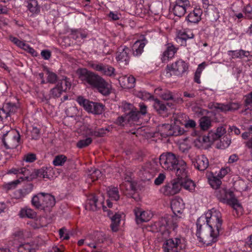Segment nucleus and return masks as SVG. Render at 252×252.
<instances>
[{"instance_id": "nucleus-1", "label": "nucleus", "mask_w": 252, "mask_h": 252, "mask_svg": "<svg viewBox=\"0 0 252 252\" xmlns=\"http://www.w3.org/2000/svg\"><path fill=\"white\" fill-rule=\"evenodd\" d=\"M159 163L162 167L175 173L177 177L185 178L187 176V165L183 159H179L173 153L162 154L159 157Z\"/></svg>"}, {"instance_id": "nucleus-2", "label": "nucleus", "mask_w": 252, "mask_h": 252, "mask_svg": "<svg viewBox=\"0 0 252 252\" xmlns=\"http://www.w3.org/2000/svg\"><path fill=\"white\" fill-rule=\"evenodd\" d=\"M77 73L81 81L96 89L103 95H108L110 94V85L101 76L85 68L79 69Z\"/></svg>"}, {"instance_id": "nucleus-3", "label": "nucleus", "mask_w": 252, "mask_h": 252, "mask_svg": "<svg viewBox=\"0 0 252 252\" xmlns=\"http://www.w3.org/2000/svg\"><path fill=\"white\" fill-rule=\"evenodd\" d=\"M210 221H206L203 224H200L197 221L196 223L197 231L196 236L199 242L204 244L209 245L216 241V238L219 234L222 221H216V230L213 228V224H210Z\"/></svg>"}, {"instance_id": "nucleus-4", "label": "nucleus", "mask_w": 252, "mask_h": 252, "mask_svg": "<svg viewBox=\"0 0 252 252\" xmlns=\"http://www.w3.org/2000/svg\"><path fill=\"white\" fill-rule=\"evenodd\" d=\"M215 194L220 201L231 205L233 209L234 216L239 217L241 214L242 207L238 200L234 197L232 192H227L224 189L216 190Z\"/></svg>"}, {"instance_id": "nucleus-5", "label": "nucleus", "mask_w": 252, "mask_h": 252, "mask_svg": "<svg viewBox=\"0 0 252 252\" xmlns=\"http://www.w3.org/2000/svg\"><path fill=\"white\" fill-rule=\"evenodd\" d=\"M166 68L169 71H172L174 75L182 77L187 74L189 64L183 60H179L171 65H168Z\"/></svg>"}, {"instance_id": "nucleus-6", "label": "nucleus", "mask_w": 252, "mask_h": 252, "mask_svg": "<svg viewBox=\"0 0 252 252\" xmlns=\"http://www.w3.org/2000/svg\"><path fill=\"white\" fill-rule=\"evenodd\" d=\"M181 189L180 180L177 177L167 183L160 189L161 192L166 196L173 195L178 193Z\"/></svg>"}, {"instance_id": "nucleus-7", "label": "nucleus", "mask_w": 252, "mask_h": 252, "mask_svg": "<svg viewBox=\"0 0 252 252\" xmlns=\"http://www.w3.org/2000/svg\"><path fill=\"white\" fill-rule=\"evenodd\" d=\"M20 136L19 133L18 136L14 135L11 132L7 131L4 133L2 138V142L6 149H13L19 145Z\"/></svg>"}, {"instance_id": "nucleus-8", "label": "nucleus", "mask_w": 252, "mask_h": 252, "mask_svg": "<svg viewBox=\"0 0 252 252\" xmlns=\"http://www.w3.org/2000/svg\"><path fill=\"white\" fill-rule=\"evenodd\" d=\"M44 218L46 220L53 219V215L51 214L52 208L55 205L56 200L54 196L49 193H44Z\"/></svg>"}, {"instance_id": "nucleus-9", "label": "nucleus", "mask_w": 252, "mask_h": 252, "mask_svg": "<svg viewBox=\"0 0 252 252\" xmlns=\"http://www.w3.org/2000/svg\"><path fill=\"white\" fill-rule=\"evenodd\" d=\"M241 105L238 102H229L227 103H215L212 104L211 108H214L219 112L226 113L228 111H234L239 109Z\"/></svg>"}, {"instance_id": "nucleus-10", "label": "nucleus", "mask_w": 252, "mask_h": 252, "mask_svg": "<svg viewBox=\"0 0 252 252\" xmlns=\"http://www.w3.org/2000/svg\"><path fill=\"white\" fill-rule=\"evenodd\" d=\"M171 208L175 216H172L173 219H181L182 216H178V214L181 215L185 208L184 203L182 198L176 197L172 199L171 202Z\"/></svg>"}, {"instance_id": "nucleus-11", "label": "nucleus", "mask_w": 252, "mask_h": 252, "mask_svg": "<svg viewBox=\"0 0 252 252\" xmlns=\"http://www.w3.org/2000/svg\"><path fill=\"white\" fill-rule=\"evenodd\" d=\"M102 202H98L97 197L93 194L88 197L85 207L87 210L96 211L102 206L103 210L105 211L106 207L102 205Z\"/></svg>"}, {"instance_id": "nucleus-12", "label": "nucleus", "mask_w": 252, "mask_h": 252, "mask_svg": "<svg viewBox=\"0 0 252 252\" xmlns=\"http://www.w3.org/2000/svg\"><path fill=\"white\" fill-rule=\"evenodd\" d=\"M191 160L194 167L200 171H205L209 166V160L203 155L198 156Z\"/></svg>"}, {"instance_id": "nucleus-13", "label": "nucleus", "mask_w": 252, "mask_h": 252, "mask_svg": "<svg viewBox=\"0 0 252 252\" xmlns=\"http://www.w3.org/2000/svg\"><path fill=\"white\" fill-rule=\"evenodd\" d=\"M194 37V34L191 31L180 30L177 32L176 40L181 46H187V40L193 39Z\"/></svg>"}, {"instance_id": "nucleus-14", "label": "nucleus", "mask_w": 252, "mask_h": 252, "mask_svg": "<svg viewBox=\"0 0 252 252\" xmlns=\"http://www.w3.org/2000/svg\"><path fill=\"white\" fill-rule=\"evenodd\" d=\"M47 167H42L39 169H29V175L28 176V181H31L36 178H48Z\"/></svg>"}, {"instance_id": "nucleus-15", "label": "nucleus", "mask_w": 252, "mask_h": 252, "mask_svg": "<svg viewBox=\"0 0 252 252\" xmlns=\"http://www.w3.org/2000/svg\"><path fill=\"white\" fill-rule=\"evenodd\" d=\"M118 50L116 54L117 61L127 64L129 60L130 49L126 46H121Z\"/></svg>"}, {"instance_id": "nucleus-16", "label": "nucleus", "mask_w": 252, "mask_h": 252, "mask_svg": "<svg viewBox=\"0 0 252 252\" xmlns=\"http://www.w3.org/2000/svg\"><path fill=\"white\" fill-rule=\"evenodd\" d=\"M136 220H150L154 216L153 213L149 210L142 211V209L136 208L134 210Z\"/></svg>"}, {"instance_id": "nucleus-17", "label": "nucleus", "mask_w": 252, "mask_h": 252, "mask_svg": "<svg viewBox=\"0 0 252 252\" xmlns=\"http://www.w3.org/2000/svg\"><path fill=\"white\" fill-rule=\"evenodd\" d=\"M221 216L220 212L214 209H212L203 215L197 220H199L200 219H206V220H221Z\"/></svg>"}, {"instance_id": "nucleus-18", "label": "nucleus", "mask_w": 252, "mask_h": 252, "mask_svg": "<svg viewBox=\"0 0 252 252\" xmlns=\"http://www.w3.org/2000/svg\"><path fill=\"white\" fill-rule=\"evenodd\" d=\"M119 83L124 89H131L135 86V79L132 76H125L120 78Z\"/></svg>"}, {"instance_id": "nucleus-19", "label": "nucleus", "mask_w": 252, "mask_h": 252, "mask_svg": "<svg viewBox=\"0 0 252 252\" xmlns=\"http://www.w3.org/2000/svg\"><path fill=\"white\" fill-rule=\"evenodd\" d=\"M202 11L200 8L194 9L186 18V20L191 23H198L201 20Z\"/></svg>"}, {"instance_id": "nucleus-20", "label": "nucleus", "mask_w": 252, "mask_h": 252, "mask_svg": "<svg viewBox=\"0 0 252 252\" xmlns=\"http://www.w3.org/2000/svg\"><path fill=\"white\" fill-rule=\"evenodd\" d=\"M180 242L181 240L178 238H175L174 240L173 239L167 240L163 246L164 252H174V250H177V247Z\"/></svg>"}, {"instance_id": "nucleus-21", "label": "nucleus", "mask_w": 252, "mask_h": 252, "mask_svg": "<svg viewBox=\"0 0 252 252\" xmlns=\"http://www.w3.org/2000/svg\"><path fill=\"white\" fill-rule=\"evenodd\" d=\"M31 202L32 205L36 209L43 211L44 193L40 192L34 195Z\"/></svg>"}, {"instance_id": "nucleus-22", "label": "nucleus", "mask_w": 252, "mask_h": 252, "mask_svg": "<svg viewBox=\"0 0 252 252\" xmlns=\"http://www.w3.org/2000/svg\"><path fill=\"white\" fill-rule=\"evenodd\" d=\"M165 126V128L169 129V131L167 133H162L161 135L164 136H168L170 135L178 136L182 135L184 133L183 128L180 127L178 126H174L172 127L171 129V126L167 124L163 125L162 127Z\"/></svg>"}, {"instance_id": "nucleus-23", "label": "nucleus", "mask_w": 252, "mask_h": 252, "mask_svg": "<svg viewBox=\"0 0 252 252\" xmlns=\"http://www.w3.org/2000/svg\"><path fill=\"white\" fill-rule=\"evenodd\" d=\"M188 171H187V176L185 178H179L177 177L180 180V184L181 185V188L183 187L186 190H188L189 191H193L195 189V184L194 182L188 178Z\"/></svg>"}, {"instance_id": "nucleus-24", "label": "nucleus", "mask_w": 252, "mask_h": 252, "mask_svg": "<svg viewBox=\"0 0 252 252\" xmlns=\"http://www.w3.org/2000/svg\"><path fill=\"white\" fill-rule=\"evenodd\" d=\"M108 131L107 128H100L94 129L88 128L86 130V134L89 136L99 137L104 136Z\"/></svg>"}, {"instance_id": "nucleus-25", "label": "nucleus", "mask_w": 252, "mask_h": 252, "mask_svg": "<svg viewBox=\"0 0 252 252\" xmlns=\"http://www.w3.org/2000/svg\"><path fill=\"white\" fill-rule=\"evenodd\" d=\"M76 100L79 105L84 107L85 110L89 113H91L94 102L91 101L82 96H78Z\"/></svg>"}, {"instance_id": "nucleus-26", "label": "nucleus", "mask_w": 252, "mask_h": 252, "mask_svg": "<svg viewBox=\"0 0 252 252\" xmlns=\"http://www.w3.org/2000/svg\"><path fill=\"white\" fill-rule=\"evenodd\" d=\"M154 100L153 107L158 114L162 115L167 112L168 108L164 103L158 98L154 99Z\"/></svg>"}, {"instance_id": "nucleus-27", "label": "nucleus", "mask_w": 252, "mask_h": 252, "mask_svg": "<svg viewBox=\"0 0 252 252\" xmlns=\"http://www.w3.org/2000/svg\"><path fill=\"white\" fill-rule=\"evenodd\" d=\"M177 52L176 49L173 45L168 44L166 50L163 53L161 60L163 62L168 61L174 57L175 53Z\"/></svg>"}, {"instance_id": "nucleus-28", "label": "nucleus", "mask_w": 252, "mask_h": 252, "mask_svg": "<svg viewBox=\"0 0 252 252\" xmlns=\"http://www.w3.org/2000/svg\"><path fill=\"white\" fill-rule=\"evenodd\" d=\"M8 173H13L14 174H21L23 175V177L20 178L22 180L28 181V176L29 175V169L26 167L20 168H12L8 171Z\"/></svg>"}, {"instance_id": "nucleus-29", "label": "nucleus", "mask_w": 252, "mask_h": 252, "mask_svg": "<svg viewBox=\"0 0 252 252\" xmlns=\"http://www.w3.org/2000/svg\"><path fill=\"white\" fill-rule=\"evenodd\" d=\"M102 176L101 171L97 169H92L89 171L88 175L87 181L88 183H91L95 180H98Z\"/></svg>"}, {"instance_id": "nucleus-30", "label": "nucleus", "mask_w": 252, "mask_h": 252, "mask_svg": "<svg viewBox=\"0 0 252 252\" xmlns=\"http://www.w3.org/2000/svg\"><path fill=\"white\" fill-rule=\"evenodd\" d=\"M28 9L33 14H37L40 12V6L37 0H27Z\"/></svg>"}, {"instance_id": "nucleus-31", "label": "nucleus", "mask_w": 252, "mask_h": 252, "mask_svg": "<svg viewBox=\"0 0 252 252\" xmlns=\"http://www.w3.org/2000/svg\"><path fill=\"white\" fill-rule=\"evenodd\" d=\"M145 46L144 41H137L133 45V54L135 56L141 55L143 52V49Z\"/></svg>"}, {"instance_id": "nucleus-32", "label": "nucleus", "mask_w": 252, "mask_h": 252, "mask_svg": "<svg viewBox=\"0 0 252 252\" xmlns=\"http://www.w3.org/2000/svg\"><path fill=\"white\" fill-rule=\"evenodd\" d=\"M107 192L111 200L118 201L119 199V192L117 187H109L107 188Z\"/></svg>"}, {"instance_id": "nucleus-33", "label": "nucleus", "mask_w": 252, "mask_h": 252, "mask_svg": "<svg viewBox=\"0 0 252 252\" xmlns=\"http://www.w3.org/2000/svg\"><path fill=\"white\" fill-rule=\"evenodd\" d=\"M19 216L21 218L27 217L29 219H33L35 218L36 213L31 209L25 208L21 210L19 213Z\"/></svg>"}, {"instance_id": "nucleus-34", "label": "nucleus", "mask_w": 252, "mask_h": 252, "mask_svg": "<svg viewBox=\"0 0 252 252\" xmlns=\"http://www.w3.org/2000/svg\"><path fill=\"white\" fill-rule=\"evenodd\" d=\"M199 126L203 130H208L211 126L210 119L207 116H204L199 120Z\"/></svg>"}, {"instance_id": "nucleus-35", "label": "nucleus", "mask_w": 252, "mask_h": 252, "mask_svg": "<svg viewBox=\"0 0 252 252\" xmlns=\"http://www.w3.org/2000/svg\"><path fill=\"white\" fill-rule=\"evenodd\" d=\"M229 53H231V56L233 59L240 58L242 59L244 57H247L250 55L249 51H246L243 50H236V51H229Z\"/></svg>"}, {"instance_id": "nucleus-36", "label": "nucleus", "mask_w": 252, "mask_h": 252, "mask_svg": "<svg viewBox=\"0 0 252 252\" xmlns=\"http://www.w3.org/2000/svg\"><path fill=\"white\" fill-rule=\"evenodd\" d=\"M127 122H137L140 117V113L138 111L130 110L126 114Z\"/></svg>"}, {"instance_id": "nucleus-37", "label": "nucleus", "mask_w": 252, "mask_h": 252, "mask_svg": "<svg viewBox=\"0 0 252 252\" xmlns=\"http://www.w3.org/2000/svg\"><path fill=\"white\" fill-rule=\"evenodd\" d=\"M115 70V69L113 67L109 65L103 64L100 72L104 75L112 76L114 75Z\"/></svg>"}, {"instance_id": "nucleus-38", "label": "nucleus", "mask_w": 252, "mask_h": 252, "mask_svg": "<svg viewBox=\"0 0 252 252\" xmlns=\"http://www.w3.org/2000/svg\"><path fill=\"white\" fill-rule=\"evenodd\" d=\"M67 160V157L63 155L56 156L53 161V164L56 166H62Z\"/></svg>"}, {"instance_id": "nucleus-39", "label": "nucleus", "mask_w": 252, "mask_h": 252, "mask_svg": "<svg viewBox=\"0 0 252 252\" xmlns=\"http://www.w3.org/2000/svg\"><path fill=\"white\" fill-rule=\"evenodd\" d=\"M5 112H6L8 117L11 114L14 113L17 110V107L15 104L12 103H7L3 106Z\"/></svg>"}, {"instance_id": "nucleus-40", "label": "nucleus", "mask_w": 252, "mask_h": 252, "mask_svg": "<svg viewBox=\"0 0 252 252\" xmlns=\"http://www.w3.org/2000/svg\"><path fill=\"white\" fill-rule=\"evenodd\" d=\"M104 106L102 104L94 102L91 113L96 115L101 114L104 111Z\"/></svg>"}, {"instance_id": "nucleus-41", "label": "nucleus", "mask_w": 252, "mask_h": 252, "mask_svg": "<svg viewBox=\"0 0 252 252\" xmlns=\"http://www.w3.org/2000/svg\"><path fill=\"white\" fill-rule=\"evenodd\" d=\"M187 11V9L184 8V7H181L180 5L178 6L177 5L174 4V7L173 8V12L174 14L178 16L179 17H181L183 16L186 13Z\"/></svg>"}, {"instance_id": "nucleus-42", "label": "nucleus", "mask_w": 252, "mask_h": 252, "mask_svg": "<svg viewBox=\"0 0 252 252\" xmlns=\"http://www.w3.org/2000/svg\"><path fill=\"white\" fill-rule=\"evenodd\" d=\"M63 92V90L57 84L56 87L50 90V95L53 98L60 97Z\"/></svg>"}, {"instance_id": "nucleus-43", "label": "nucleus", "mask_w": 252, "mask_h": 252, "mask_svg": "<svg viewBox=\"0 0 252 252\" xmlns=\"http://www.w3.org/2000/svg\"><path fill=\"white\" fill-rule=\"evenodd\" d=\"M58 84L60 85V87L63 90V92L69 90L71 86V83L66 77L60 81Z\"/></svg>"}, {"instance_id": "nucleus-44", "label": "nucleus", "mask_w": 252, "mask_h": 252, "mask_svg": "<svg viewBox=\"0 0 252 252\" xmlns=\"http://www.w3.org/2000/svg\"><path fill=\"white\" fill-rule=\"evenodd\" d=\"M226 129L224 126H220L218 127L216 130V132L214 134V136L213 137V140H216L222 135H223L226 133ZM209 136L212 135L213 136V134L211 133H209Z\"/></svg>"}, {"instance_id": "nucleus-45", "label": "nucleus", "mask_w": 252, "mask_h": 252, "mask_svg": "<svg viewBox=\"0 0 252 252\" xmlns=\"http://www.w3.org/2000/svg\"><path fill=\"white\" fill-rule=\"evenodd\" d=\"M92 142V139L88 137L85 139L80 140L78 141L76 146L80 149H82L88 146Z\"/></svg>"}, {"instance_id": "nucleus-46", "label": "nucleus", "mask_w": 252, "mask_h": 252, "mask_svg": "<svg viewBox=\"0 0 252 252\" xmlns=\"http://www.w3.org/2000/svg\"><path fill=\"white\" fill-rule=\"evenodd\" d=\"M11 41L14 43L15 44H16L17 46L19 47L22 48V49L25 50H26V48H27L29 44H26L24 41H21L19 39H18L16 37H11Z\"/></svg>"}, {"instance_id": "nucleus-47", "label": "nucleus", "mask_w": 252, "mask_h": 252, "mask_svg": "<svg viewBox=\"0 0 252 252\" xmlns=\"http://www.w3.org/2000/svg\"><path fill=\"white\" fill-rule=\"evenodd\" d=\"M47 73L48 75L47 77V82L51 84H55L58 78L57 74L48 70L47 71Z\"/></svg>"}, {"instance_id": "nucleus-48", "label": "nucleus", "mask_w": 252, "mask_h": 252, "mask_svg": "<svg viewBox=\"0 0 252 252\" xmlns=\"http://www.w3.org/2000/svg\"><path fill=\"white\" fill-rule=\"evenodd\" d=\"M210 184L214 189H218L221 184V181L220 179L217 177H213L210 180Z\"/></svg>"}, {"instance_id": "nucleus-49", "label": "nucleus", "mask_w": 252, "mask_h": 252, "mask_svg": "<svg viewBox=\"0 0 252 252\" xmlns=\"http://www.w3.org/2000/svg\"><path fill=\"white\" fill-rule=\"evenodd\" d=\"M95 236L96 237V243H103L106 240V237L105 234L102 232H96L95 233Z\"/></svg>"}, {"instance_id": "nucleus-50", "label": "nucleus", "mask_w": 252, "mask_h": 252, "mask_svg": "<svg viewBox=\"0 0 252 252\" xmlns=\"http://www.w3.org/2000/svg\"><path fill=\"white\" fill-rule=\"evenodd\" d=\"M103 64L101 63H97L94 62H90L88 63V66L90 67L99 72H100V70L102 69Z\"/></svg>"}, {"instance_id": "nucleus-51", "label": "nucleus", "mask_w": 252, "mask_h": 252, "mask_svg": "<svg viewBox=\"0 0 252 252\" xmlns=\"http://www.w3.org/2000/svg\"><path fill=\"white\" fill-rule=\"evenodd\" d=\"M160 97L164 100H169L173 99L172 93L168 90L164 91L160 94Z\"/></svg>"}, {"instance_id": "nucleus-52", "label": "nucleus", "mask_w": 252, "mask_h": 252, "mask_svg": "<svg viewBox=\"0 0 252 252\" xmlns=\"http://www.w3.org/2000/svg\"><path fill=\"white\" fill-rule=\"evenodd\" d=\"M32 247L29 244L21 245L18 248V252H31Z\"/></svg>"}, {"instance_id": "nucleus-53", "label": "nucleus", "mask_w": 252, "mask_h": 252, "mask_svg": "<svg viewBox=\"0 0 252 252\" xmlns=\"http://www.w3.org/2000/svg\"><path fill=\"white\" fill-rule=\"evenodd\" d=\"M175 4L178 6L180 5L182 7H184L186 9L190 6V4L189 0H176Z\"/></svg>"}, {"instance_id": "nucleus-54", "label": "nucleus", "mask_w": 252, "mask_h": 252, "mask_svg": "<svg viewBox=\"0 0 252 252\" xmlns=\"http://www.w3.org/2000/svg\"><path fill=\"white\" fill-rule=\"evenodd\" d=\"M113 218L112 220H125L126 215L122 212H118L114 213V216H112Z\"/></svg>"}, {"instance_id": "nucleus-55", "label": "nucleus", "mask_w": 252, "mask_h": 252, "mask_svg": "<svg viewBox=\"0 0 252 252\" xmlns=\"http://www.w3.org/2000/svg\"><path fill=\"white\" fill-rule=\"evenodd\" d=\"M141 172H142L143 177L146 180H149L153 177V174L150 173L146 166L142 168V170H141Z\"/></svg>"}, {"instance_id": "nucleus-56", "label": "nucleus", "mask_w": 252, "mask_h": 252, "mask_svg": "<svg viewBox=\"0 0 252 252\" xmlns=\"http://www.w3.org/2000/svg\"><path fill=\"white\" fill-rule=\"evenodd\" d=\"M20 183L19 179L16 180L13 182L9 183L3 186V189L6 190L8 191L11 189L13 187L15 188L16 185Z\"/></svg>"}, {"instance_id": "nucleus-57", "label": "nucleus", "mask_w": 252, "mask_h": 252, "mask_svg": "<svg viewBox=\"0 0 252 252\" xmlns=\"http://www.w3.org/2000/svg\"><path fill=\"white\" fill-rule=\"evenodd\" d=\"M24 160L28 162H32L36 159V155L33 153H29L24 156Z\"/></svg>"}, {"instance_id": "nucleus-58", "label": "nucleus", "mask_w": 252, "mask_h": 252, "mask_svg": "<svg viewBox=\"0 0 252 252\" xmlns=\"http://www.w3.org/2000/svg\"><path fill=\"white\" fill-rule=\"evenodd\" d=\"M28 224L34 229H38L47 225L41 224L40 221H29Z\"/></svg>"}, {"instance_id": "nucleus-59", "label": "nucleus", "mask_w": 252, "mask_h": 252, "mask_svg": "<svg viewBox=\"0 0 252 252\" xmlns=\"http://www.w3.org/2000/svg\"><path fill=\"white\" fill-rule=\"evenodd\" d=\"M246 16L248 19H252V7L250 5H247L244 9Z\"/></svg>"}, {"instance_id": "nucleus-60", "label": "nucleus", "mask_w": 252, "mask_h": 252, "mask_svg": "<svg viewBox=\"0 0 252 252\" xmlns=\"http://www.w3.org/2000/svg\"><path fill=\"white\" fill-rule=\"evenodd\" d=\"M165 178V176L162 173H160L158 177L155 180L154 183L156 185L161 184Z\"/></svg>"}, {"instance_id": "nucleus-61", "label": "nucleus", "mask_w": 252, "mask_h": 252, "mask_svg": "<svg viewBox=\"0 0 252 252\" xmlns=\"http://www.w3.org/2000/svg\"><path fill=\"white\" fill-rule=\"evenodd\" d=\"M32 138L33 139H37L39 136L40 130L36 127H33L31 131Z\"/></svg>"}, {"instance_id": "nucleus-62", "label": "nucleus", "mask_w": 252, "mask_h": 252, "mask_svg": "<svg viewBox=\"0 0 252 252\" xmlns=\"http://www.w3.org/2000/svg\"><path fill=\"white\" fill-rule=\"evenodd\" d=\"M120 226V221H112L110 225L111 230L113 232H117L119 230Z\"/></svg>"}, {"instance_id": "nucleus-63", "label": "nucleus", "mask_w": 252, "mask_h": 252, "mask_svg": "<svg viewBox=\"0 0 252 252\" xmlns=\"http://www.w3.org/2000/svg\"><path fill=\"white\" fill-rule=\"evenodd\" d=\"M41 55L44 59L48 60L50 58L51 54L50 51L44 50L41 51Z\"/></svg>"}, {"instance_id": "nucleus-64", "label": "nucleus", "mask_w": 252, "mask_h": 252, "mask_svg": "<svg viewBox=\"0 0 252 252\" xmlns=\"http://www.w3.org/2000/svg\"><path fill=\"white\" fill-rule=\"evenodd\" d=\"M196 126L195 122L193 120H189L185 124V126L187 128H194Z\"/></svg>"}]
</instances>
